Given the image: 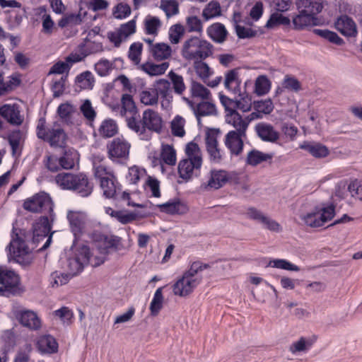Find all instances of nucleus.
Returning a JSON list of instances; mask_svg holds the SVG:
<instances>
[{"label": "nucleus", "mask_w": 362, "mask_h": 362, "mask_svg": "<svg viewBox=\"0 0 362 362\" xmlns=\"http://www.w3.org/2000/svg\"><path fill=\"white\" fill-rule=\"evenodd\" d=\"M314 33L334 45H342L344 44V40L341 38L335 32L329 30L327 29H315Z\"/></svg>", "instance_id": "48"}, {"label": "nucleus", "mask_w": 362, "mask_h": 362, "mask_svg": "<svg viewBox=\"0 0 362 362\" xmlns=\"http://www.w3.org/2000/svg\"><path fill=\"white\" fill-rule=\"evenodd\" d=\"M290 23L291 21L289 18L284 16L278 12H275L270 16L266 23V27L267 28H274L281 25H288Z\"/></svg>", "instance_id": "52"}, {"label": "nucleus", "mask_w": 362, "mask_h": 362, "mask_svg": "<svg viewBox=\"0 0 362 362\" xmlns=\"http://www.w3.org/2000/svg\"><path fill=\"white\" fill-rule=\"evenodd\" d=\"M107 148L108 158L114 163H123L129 158L130 144L124 139H113Z\"/></svg>", "instance_id": "7"}, {"label": "nucleus", "mask_w": 362, "mask_h": 362, "mask_svg": "<svg viewBox=\"0 0 362 362\" xmlns=\"http://www.w3.org/2000/svg\"><path fill=\"white\" fill-rule=\"evenodd\" d=\"M220 101L222 105L225 108V115H229L230 113H238L237 107H238V104L237 103V100H234L230 99L228 96L220 94Z\"/></svg>", "instance_id": "62"}, {"label": "nucleus", "mask_w": 362, "mask_h": 362, "mask_svg": "<svg viewBox=\"0 0 362 362\" xmlns=\"http://www.w3.org/2000/svg\"><path fill=\"white\" fill-rule=\"evenodd\" d=\"M100 134L105 138L115 136L117 132V127L112 119H105L99 128Z\"/></svg>", "instance_id": "46"}, {"label": "nucleus", "mask_w": 362, "mask_h": 362, "mask_svg": "<svg viewBox=\"0 0 362 362\" xmlns=\"http://www.w3.org/2000/svg\"><path fill=\"white\" fill-rule=\"evenodd\" d=\"M299 13L293 18V25L296 30H303L305 27L316 25V17H313L310 14L298 9Z\"/></svg>", "instance_id": "30"}, {"label": "nucleus", "mask_w": 362, "mask_h": 362, "mask_svg": "<svg viewBox=\"0 0 362 362\" xmlns=\"http://www.w3.org/2000/svg\"><path fill=\"white\" fill-rule=\"evenodd\" d=\"M246 138V134H239L233 132H228L225 136V145L230 151L232 156H238L244 148V139Z\"/></svg>", "instance_id": "12"}, {"label": "nucleus", "mask_w": 362, "mask_h": 362, "mask_svg": "<svg viewBox=\"0 0 362 362\" xmlns=\"http://www.w3.org/2000/svg\"><path fill=\"white\" fill-rule=\"evenodd\" d=\"M204 60L194 61V68L197 74L206 83V80L213 74V71Z\"/></svg>", "instance_id": "50"}, {"label": "nucleus", "mask_w": 362, "mask_h": 362, "mask_svg": "<svg viewBox=\"0 0 362 362\" xmlns=\"http://www.w3.org/2000/svg\"><path fill=\"white\" fill-rule=\"evenodd\" d=\"M151 53L156 61L168 59L171 56L172 49L166 43L160 42L152 45L150 48Z\"/></svg>", "instance_id": "32"}, {"label": "nucleus", "mask_w": 362, "mask_h": 362, "mask_svg": "<svg viewBox=\"0 0 362 362\" xmlns=\"http://www.w3.org/2000/svg\"><path fill=\"white\" fill-rule=\"evenodd\" d=\"M226 123L230 124L235 129L230 132L245 134L248 128V120H245L238 112L230 113L229 115H225Z\"/></svg>", "instance_id": "24"}, {"label": "nucleus", "mask_w": 362, "mask_h": 362, "mask_svg": "<svg viewBox=\"0 0 362 362\" xmlns=\"http://www.w3.org/2000/svg\"><path fill=\"white\" fill-rule=\"evenodd\" d=\"M54 204L49 195L45 192H40L27 199L23 203L25 210L33 213H43L52 215Z\"/></svg>", "instance_id": "6"}, {"label": "nucleus", "mask_w": 362, "mask_h": 362, "mask_svg": "<svg viewBox=\"0 0 362 362\" xmlns=\"http://www.w3.org/2000/svg\"><path fill=\"white\" fill-rule=\"evenodd\" d=\"M185 100L194 110L198 124H201V117L216 115V105L208 101H202L197 105H194L189 99L185 98Z\"/></svg>", "instance_id": "18"}, {"label": "nucleus", "mask_w": 362, "mask_h": 362, "mask_svg": "<svg viewBox=\"0 0 362 362\" xmlns=\"http://www.w3.org/2000/svg\"><path fill=\"white\" fill-rule=\"evenodd\" d=\"M21 84V76L18 74H13L4 79L3 73L0 71V97L5 96L16 89Z\"/></svg>", "instance_id": "17"}, {"label": "nucleus", "mask_w": 362, "mask_h": 362, "mask_svg": "<svg viewBox=\"0 0 362 362\" xmlns=\"http://www.w3.org/2000/svg\"><path fill=\"white\" fill-rule=\"evenodd\" d=\"M218 131L211 129L206 135V147L211 162L219 163L222 160V155L218 145Z\"/></svg>", "instance_id": "10"}, {"label": "nucleus", "mask_w": 362, "mask_h": 362, "mask_svg": "<svg viewBox=\"0 0 362 362\" xmlns=\"http://www.w3.org/2000/svg\"><path fill=\"white\" fill-rule=\"evenodd\" d=\"M246 216L250 219L262 223L271 231L279 232L281 230V226L276 221L265 216L261 211L255 207L248 208Z\"/></svg>", "instance_id": "9"}, {"label": "nucleus", "mask_w": 362, "mask_h": 362, "mask_svg": "<svg viewBox=\"0 0 362 362\" xmlns=\"http://www.w3.org/2000/svg\"><path fill=\"white\" fill-rule=\"evenodd\" d=\"M123 60L120 58L115 59L114 63L110 62L107 59H100L95 64V70L100 76H107L110 71L115 68L117 63H122Z\"/></svg>", "instance_id": "38"}, {"label": "nucleus", "mask_w": 362, "mask_h": 362, "mask_svg": "<svg viewBox=\"0 0 362 362\" xmlns=\"http://www.w3.org/2000/svg\"><path fill=\"white\" fill-rule=\"evenodd\" d=\"M208 36L215 42L223 43L227 37L228 31L221 23H214L206 29Z\"/></svg>", "instance_id": "28"}, {"label": "nucleus", "mask_w": 362, "mask_h": 362, "mask_svg": "<svg viewBox=\"0 0 362 362\" xmlns=\"http://www.w3.org/2000/svg\"><path fill=\"white\" fill-rule=\"evenodd\" d=\"M160 157L163 162L168 165H174L176 163V152L172 146H165Z\"/></svg>", "instance_id": "56"}, {"label": "nucleus", "mask_w": 362, "mask_h": 362, "mask_svg": "<svg viewBox=\"0 0 362 362\" xmlns=\"http://www.w3.org/2000/svg\"><path fill=\"white\" fill-rule=\"evenodd\" d=\"M160 8L168 18L179 13V5L175 0H162Z\"/></svg>", "instance_id": "58"}, {"label": "nucleus", "mask_w": 362, "mask_h": 362, "mask_svg": "<svg viewBox=\"0 0 362 362\" xmlns=\"http://www.w3.org/2000/svg\"><path fill=\"white\" fill-rule=\"evenodd\" d=\"M255 131L263 141L275 143L279 139V133L272 124L266 122L257 123L255 127Z\"/></svg>", "instance_id": "16"}, {"label": "nucleus", "mask_w": 362, "mask_h": 362, "mask_svg": "<svg viewBox=\"0 0 362 362\" xmlns=\"http://www.w3.org/2000/svg\"><path fill=\"white\" fill-rule=\"evenodd\" d=\"M154 90L156 91L158 97L170 100L172 99L170 83L167 79H159L154 84Z\"/></svg>", "instance_id": "37"}, {"label": "nucleus", "mask_w": 362, "mask_h": 362, "mask_svg": "<svg viewBox=\"0 0 362 362\" xmlns=\"http://www.w3.org/2000/svg\"><path fill=\"white\" fill-rule=\"evenodd\" d=\"M273 156V153H265L260 151L252 149L247 153L246 163L250 165L257 166L264 161L271 160Z\"/></svg>", "instance_id": "33"}, {"label": "nucleus", "mask_w": 362, "mask_h": 362, "mask_svg": "<svg viewBox=\"0 0 362 362\" xmlns=\"http://www.w3.org/2000/svg\"><path fill=\"white\" fill-rule=\"evenodd\" d=\"M221 14L220 4L215 1H210L202 11V17L205 21L218 17Z\"/></svg>", "instance_id": "41"}, {"label": "nucleus", "mask_w": 362, "mask_h": 362, "mask_svg": "<svg viewBox=\"0 0 362 362\" xmlns=\"http://www.w3.org/2000/svg\"><path fill=\"white\" fill-rule=\"evenodd\" d=\"M36 134L38 139L48 143L51 147L65 148L67 136L57 122L52 126H47L45 117H40L37 122Z\"/></svg>", "instance_id": "4"}, {"label": "nucleus", "mask_w": 362, "mask_h": 362, "mask_svg": "<svg viewBox=\"0 0 362 362\" xmlns=\"http://www.w3.org/2000/svg\"><path fill=\"white\" fill-rule=\"evenodd\" d=\"M168 76L172 82L174 92L177 95H182L186 89L183 77L173 71L168 73Z\"/></svg>", "instance_id": "54"}, {"label": "nucleus", "mask_w": 362, "mask_h": 362, "mask_svg": "<svg viewBox=\"0 0 362 362\" xmlns=\"http://www.w3.org/2000/svg\"><path fill=\"white\" fill-rule=\"evenodd\" d=\"M63 156L59 159V164L64 169H71L79 159L78 152L73 148H62Z\"/></svg>", "instance_id": "31"}, {"label": "nucleus", "mask_w": 362, "mask_h": 362, "mask_svg": "<svg viewBox=\"0 0 362 362\" xmlns=\"http://www.w3.org/2000/svg\"><path fill=\"white\" fill-rule=\"evenodd\" d=\"M158 208L161 212L170 215L185 214L188 211L187 205L179 198L170 199L166 203L158 205Z\"/></svg>", "instance_id": "21"}, {"label": "nucleus", "mask_w": 362, "mask_h": 362, "mask_svg": "<svg viewBox=\"0 0 362 362\" xmlns=\"http://www.w3.org/2000/svg\"><path fill=\"white\" fill-rule=\"evenodd\" d=\"M351 197L362 201V181L354 179L350 182L347 187Z\"/></svg>", "instance_id": "61"}, {"label": "nucleus", "mask_w": 362, "mask_h": 362, "mask_svg": "<svg viewBox=\"0 0 362 362\" xmlns=\"http://www.w3.org/2000/svg\"><path fill=\"white\" fill-rule=\"evenodd\" d=\"M185 119L180 115H176L170 123L171 133L173 136L183 137L185 135Z\"/></svg>", "instance_id": "44"}, {"label": "nucleus", "mask_w": 362, "mask_h": 362, "mask_svg": "<svg viewBox=\"0 0 362 362\" xmlns=\"http://www.w3.org/2000/svg\"><path fill=\"white\" fill-rule=\"evenodd\" d=\"M315 208L322 226L327 221L332 220L335 215V206L332 204L327 206H317Z\"/></svg>", "instance_id": "51"}, {"label": "nucleus", "mask_w": 362, "mask_h": 362, "mask_svg": "<svg viewBox=\"0 0 362 362\" xmlns=\"http://www.w3.org/2000/svg\"><path fill=\"white\" fill-rule=\"evenodd\" d=\"M163 288H158L153 297V299L150 304V312L152 316H156L159 313L160 310L163 308Z\"/></svg>", "instance_id": "43"}, {"label": "nucleus", "mask_w": 362, "mask_h": 362, "mask_svg": "<svg viewBox=\"0 0 362 362\" xmlns=\"http://www.w3.org/2000/svg\"><path fill=\"white\" fill-rule=\"evenodd\" d=\"M186 28L188 32L202 33L203 25L202 21L195 16H190L186 18Z\"/></svg>", "instance_id": "60"}, {"label": "nucleus", "mask_w": 362, "mask_h": 362, "mask_svg": "<svg viewBox=\"0 0 362 362\" xmlns=\"http://www.w3.org/2000/svg\"><path fill=\"white\" fill-rule=\"evenodd\" d=\"M200 283L201 279H190L182 274L173 285V292L175 296H187L192 293Z\"/></svg>", "instance_id": "8"}, {"label": "nucleus", "mask_w": 362, "mask_h": 362, "mask_svg": "<svg viewBox=\"0 0 362 362\" xmlns=\"http://www.w3.org/2000/svg\"><path fill=\"white\" fill-rule=\"evenodd\" d=\"M79 59H73L71 56L66 58V62L59 61L55 63L50 69L49 74H62L64 72L69 71L70 69V65L68 62L74 63L78 62Z\"/></svg>", "instance_id": "53"}, {"label": "nucleus", "mask_w": 362, "mask_h": 362, "mask_svg": "<svg viewBox=\"0 0 362 362\" xmlns=\"http://www.w3.org/2000/svg\"><path fill=\"white\" fill-rule=\"evenodd\" d=\"M56 182L62 189L72 190L82 197L90 196L93 189V183L83 173H59Z\"/></svg>", "instance_id": "3"}, {"label": "nucleus", "mask_w": 362, "mask_h": 362, "mask_svg": "<svg viewBox=\"0 0 362 362\" xmlns=\"http://www.w3.org/2000/svg\"><path fill=\"white\" fill-rule=\"evenodd\" d=\"M95 176L100 181L103 195L105 198L125 201L128 206H140L130 202L131 197L128 192H122V185L110 168L103 165L97 166L95 169Z\"/></svg>", "instance_id": "2"}, {"label": "nucleus", "mask_w": 362, "mask_h": 362, "mask_svg": "<svg viewBox=\"0 0 362 362\" xmlns=\"http://www.w3.org/2000/svg\"><path fill=\"white\" fill-rule=\"evenodd\" d=\"M129 129L134 132L140 140L149 141L153 133L160 134L163 129V120L160 114L152 110L146 109L142 116L132 117L129 122Z\"/></svg>", "instance_id": "1"}, {"label": "nucleus", "mask_w": 362, "mask_h": 362, "mask_svg": "<svg viewBox=\"0 0 362 362\" xmlns=\"http://www.w3.org/2000/svg\"><path fill=\"white\" fill-rule=\"evenodd\" d=\"M144 26L146 34L156 35L161 26V22L158 17L148 15L145 18Z\"/></svg>", "instance_id": "42"}, {"label": "nucleus", "mask_w": 362, "mask_h": 362, "mask_svg": "<svg viewBox=\"0 0 362 362\" xmlns=\"http://www.w3.org/2000/svg\"><path fill=\"white\" fill-rule=\"evenodd\" d=\"M67 219L74 236L80 235L83 227V221L81 215L77 212L69 211L67 214Z\"/></svg>", "instance_id": "35"}, {"label": "nucleus", "mask_w": 362, "mask_h": 362, "mask_svg": "<svg viewBox=\"0 0 362 362\" xmlns=\"http://www.w3.org/2000/svg\"><path fill=\"white\" fill-rule=\"evenodd\" d=\"M37 347L42 354H54L58 351V343L51 335H42L37 341Z\"/></svg>", "instance_id": "26"}, {"label": "nucleus", "mask_w": 362, "mask_h": 362, "mask_svg": "<svg viewBox=\"0 0 362 362\" xmlns=\"http://www.w3.org/2000/svg\"><path fill=\"white\" fill-rule=\"evenodd\" d=\"M18 318L23 326L27 327L30 329L36 330L41 327V321L33 311H22L19 313Z\"/></svg>", "instance_id": "25"}, {"label": "nucleus", "mask_w": 362, "mask_h": 362, "mask_svg": "<svg viewBox=\"0 0 362 362\" xmlns=\"http://www.w3.org/2000/svg\"><path fill=\"white\" fill-rule=\"evenodd\" d=\"M140 100L145 105H153L158 103V97L153 88H149L141 93Z\"/></svg>", "instance_id": "57"}, {"label": "nucleus", "mask_w": 362, "mask_h": 362, "mask_svg": "<svg viewBox=\"0 0 362 362\" xmlns=\"http://www.w3.org/2000/svg\"><path fill=\"white\" fill-rule=\"evenodd\" d=\"M296 6L298 9L310 14L313 17H315L323 8L321 0H298Z\"/></svg>", "instance_id": "29"}, {"label": "nucleus", "mask_w": 362, "mask_h": 362, "mask_svg": "<svg viewBox=\"0 0 362 362\" xmlns=\"http://www.w3.org/2000/svg\"><path fill=\"white\" fill-rule=\"evenodd\" d=\"M105 211L107 214L116 218L122 224H127L135 219V215L132 213H125L122 211H115L111 207H105Z\"/></svg>", "instance_id": "40"}, {"label": "nucleus", "mask_w": 362, "mask_h": 362, "mask_svg": "<svg viewBox=\"0 0 362 362\" xmlns=\"http://www.w3.org/2000/svg\"><path fill=\"white\" fill-rule=\"evenodd\" d=\"M211 266L209 264L203 263L200 261L193 262L189 268L188 270L185 271L183 273V275L190 279H201L202 277H198L197 275L198 273L210 268Z\"/></svg>", "instance_id": "39"}, {"label": "nucleus", "mask_w": 362, "mask_h": 362, "mask_svg": "<svg viewBox=\"0 0 362 362\" xmlns=\"http://www.w3.org/2000/svg\"><path fill=\"white\" fill-rule=\"evenodd\" d=\"M190 91L193 98H199L202 100H208L211 96V93L208 88L200 83L192 81L190 87Z\"/></svg>", "instance_id": "45"}, {"label": "nucleus", "mask_w": 362, "mask_h": 362, "mask_svg": "<svg viewBox=\"0 0 362 362\" xmlns=\"http://www.w3.org/2000/svg\"><path fill=\"white\" fill-rule=\"evenodd\" d=\"M271 88V81L267 76H259L255 83V90L257 95H264L267 94Z\"/></svg>", "instance_id": "47"}, {"label": "nucleus", "mask_w": 362, "mask_h": 362, "mask_svg": "<svg viewBox=\"0 0 362 362\" xmlns=\"http://www.w3.org/2000/svg\"><path fill=\"white\" fill-rule=\"evenodd\" d=\"M143 45L141 42H134L129 49L128 57L135 64H139L141 61Z\"/></svg>", "instance_id": "63"}, {"label": "nucleus", "mask_w": 362, "mask_h": 362, "mask_svg": "<svg viewBox=\"0 0 362 362\" xmlns=\"http://www.w3.org/2000/svg\"><path fill=\"white\" fill-rule=\"evenodd\" d=\"M267 267L284 269L287 271L299 272L300 268L285 259H274L269 262Z\"/></svg>", "instance_id": "49"}, {"label": "nucleus", "mask_w": 362, "mask_h": 362, "mask_svg": "<svg viewBox=\"0 0 362 362\" xmlns=\"http://www.w3.org/2000/svg\"><path fill=\"white\" fill-rule=\"evenodd\" d=\"M335 28L343 35L355 37L357 35L356 25L354 20L347 15H342L335 22Z\"/></svg>", "instance_id": "20"}, {"label": "nucleus", "mask_w": 362, "mask_h": 362, "mask_svg": "<svg viewBox=\"0 0 362 362\" xmlns=\"http://www.w3.org/2000/svg\"><path fill=\"white\" fill-rule=\"evenodd\" d=\"M299 148L308 152L315 158H325L329 153L326 146L317 142L305 141L300 144Z\"/></svg>", "instance_id": "22"}, {"label": "nucleus", "mask_w": 362, "mask_h": 362, "mask_svg": "<svg viewBox=\"0 0 362 362\" xmlns=\"http://www.w3.org/2000/svg\"><path fill=\"white\" fill-rule=\"evenodd\" d=\"M121 103L120 115L126 117L127 126L129 128V119L132 117H137L139 113L132 95L128 93L122 94Z\"/></svg>", "instance_id": "15"}, {"label": "nucleus", "mask_w": 362, "mask_h": 362, "mask_svg": "<svg viewBox=\"0 0 362 362\" xmlns=\"http://www.w3.org/2000/svg\"><path fill=\"white\" fill-rule=\"evenodd\" d=\"M0 115L13 126L21 125L24 119L21 115L20 106L17 104L3 105L0 107Z\"/></svg>", "instance_id": "11"}, {"label": "nucleus", "mask_w": 362, "mask_h": 362, "mask_svg": "<svg viewBox=\"0 0 362 362\" xmlns=\"http://www.w3.org/2000/svg\"><path fill=\"white\" fill-rule=\"evenodd\" d=\"M185 33V28L181 24L172 25L169 29V40L173 44H177Z\"/></svg>", "instance_id": "64"}, {"label": "nucleus", "mask_w": 362, "mask_h": 362, "mask_svg": "<svg viewBox=\"0 0 362 362\" xmlns=\"http://www.w3.org/2000/svg\"><path fill=\"white\" fill-rule=\"evenodd\" d=\"M169 67V63L164 62L160 64L152 62H146L141 65V69L149 76H158L163 74Z\"/></svg>", "instance_id": "34"}, {"label": "nucleus", "mask_w": 362, "mask_h": 362, "mask_svg": "<svg viewBox=\"0 0 362 362\" xmlns=\"http://www.w3.org/2000/svg\"><path fill=\"white\" fill-rule=\"evenodd\" d=\"M202 164V156H196L193 158L181 160L178 165V173L180 177L185 181H188L192 177L193 171L199 170Z\"/></svg>", "instance_id": "13"}, {"label": "nucleus", "mask_w": 362, "mask_h": 362, "mask_svg": "<svg viewBox=\"0 0 362 362\" xmlns=\"http://www.w3.org/2000/svg\"><path fill=\"white\" fill-rule=\"evenodd\" d=\"M53 315L58 317L64 325H70L74 317V313L68 307L63 306L53 312Z\"/></svg>", "instance_id": "55"}, {"label": "nucleus", "mask_w": 362, "mask_h": 362, "mask_svg": "<svg viewBox=\"0 0 362 362\" xmlns=\"http://www.w3.org/2000/svg\"><path fill=\"white\" fill-rule=\"evenodd\" d=\"M315 340L301 337L298 341H293L289 346V351L293 354L307 352L312 347Z\"/></svg>", "instance_id": "36"}, {"label": "nucleus", "mask_w": 362, "mask_h": 362, "mask_svg": "<svg viewBox=\"0 0 362 362\" xmlns=\"http://www.w3.org/2000/svg\"><path fill=\"white\" fill-rule=\"evenodd\" d=\"M305 225L312 228H318L322 226V223L319 218V215L317 213L316 208L312 211L306 214L301 217Z\"/></svg>", "instance_id": "59"}, {"label": "nucleus", "mask_w": 362, "mask_h": 362, "mask_svg": "<svg viewBox=\"0 0 362 362\" xmlns=\"http://www.w3.org/2000/svg\"><path fill=\"white\" fill-rule=\"evenodd\" d=\"M207 186L215 189L223 187L231 178L229 173L223 170H211Z\"/></svg>", "instance_id": "23"}, {"label": "nucleus", "mask_w": 362, "mask_h": 362, "mask_svg": "<svg viewBox=\"0 0 362 362\" xmlns=\"http://www.w3.org/2000/svg\"><path fill=\"white\" fill-rule=\"evenodd\" d=\"M51 228L47 216L39 218L33 225V241L39 242L47 237L50 233Z\"/></svg>", "instance_id": "19"}, {"label": "nucleus", "mask_w": 362, "mask_h": 362, "mask_svg": "<svg viewBox=\"0 0 362 362\" xmlns=\"http://www.w3.org/2000/svg\"><path fill=\"white\" fill-rule=\"evenodd\" d=\"M241 81L239 78L238 69H233L227 71L225 74L224 86L233 93H238L240 91Z\"/></svg>", "instance_id": "27"}, {"label": "nucleus", "mask_w": 362, "mask_h": 362, "mask_svg": "<svg viewBox=\"0 0 362 362\" xmlns=\"http://www.w3.org/2000/svg\"><path fill=\"white\" fill-rule=\"evenodd\" d=\"M16 229L13 228L11 234V240L8 245V255L13 257H20L27 255L29 252V247L23 239H22L18 233H16Z\"/></svg>", "instance_id": "14"}, {"label": "nucleus", "mask_w": 362, "mask_h": 362, "mask_svg": "<svg viewBox=\"0 0 362 362\" xmlns=\"http://www.w3.org/2000/svg\"><path fill=\"white\" fill-rule=\"evenodd\" d=\"M214 46L198 37L187 40L182 46V55L189 61L204 60L213 54Z\"/></svg>", "instance_id": "5"}]
</instances>
